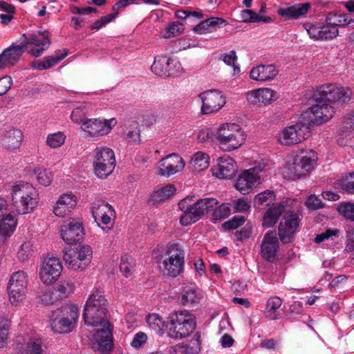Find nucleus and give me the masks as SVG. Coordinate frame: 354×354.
Instances as JSON below:
<instances>
[{
	"label": "nucleus",
	"instance_id": "nucleus-1",
	"mask_svg": "<svg viewBox=\"0 0 354 354\" xmlns=\"http://www.w3.org/2000/svg\"><path fill=\"white\" fill-rule=\"evenodd\" d=\"M187 200L185 198L178 203L180 209L183 211V214L180 217V223L184 226L196 223L204 214L211 211H214L213 217L216 220L224 219L231 214L229 203H224L216 207L218 201L214 198L200 199L192 205L187 204Z\"/></svg>",
	"mask_w": 354,
	"mask_h": 354
},
{
	"label": "nucleus",
	"instance_id": "nucleus-2",
	"mask_svg": "<svg viewBox=\"0 0 354 354\" xmlns=\"http://www.w3.org/2000/svg\"><path fill=\"white\" fill-rule=\"evenodd\" d=\"M10 194L12 207L19 214H28L38 205L39 194L28 183H16L12 187Z\"/></svg>",
	"mask_w": 354,
	"mask_h": 354
},
{
	"label": "nucleus",
	"instance_id": "nucleus-3",
	"mask_svg": "<svg viewBox=\"0 0 354 354\" xmlns=\"http://www.w3.org/2000/svg\"><path fill=\"white\" fill-rule=\"evenodd\" d=\"M108 303L100 289L95 290L86 301L83 319L88 326H98L106 322Z\"/></svg>",
	"mask_w": 354,
	"mask_h": 354
},
{
	"label": "nucleus",
	"instance_id": "nucleus-4",
	"mask_svg": "<svg viewBox=\"0 0 354 354\" xmlns=\"http://www.w3.org/2000/svg\"><path fill=\"white\" fill-rule=\"evenodd\" d=\"M80 310L76 304H67L53 311L50 318L52 330L58 333H68L77 326Z\"/></svg>",
	"mask_w": 354,
	"mask_h": 354
},
{
	"label": "nucleus",
	"instance_id": "nucleus-5",
	"mask_svg": "<svg viewBox=\"0 0 354 354\" xmlns=\"http://www.w3.org/2000/svg\"><path fill=\"white\" fill-rule=\"evenodd\" d=\"M185 252L178 244L167 247L159 262V268L164 276L176 277L184 270Z\"/></svg>",
	"mask_w": 354,
	"mask_h": 354
},
{
	"label": "nucleus",
	"instance_id": "nucleus-6",
	"mask_svg": "<svg viewBox=\"0 0 354 354\" xmlns=\"http://www.w3.org/2000/svg\"><path fill=\"white\" fill-rule=\"evenodd\" d=\"M216 139L221 149L231 151L244 143L245 134L236 124H222L218 129Z\"/></svg>",
	"mask_w": 354,
	"mask_h": 354
},
{
	"label": "nucleus",
	"instance_id": "nucleus-7",
	"mask_svg": "<svg viewBox=\"0 0 354 354\" xmlns=\"http://www.w3.org/2000/svg\"><path fill=\"white\" fill-rule=\"evenodd\" d=\"M168 333L171 337L183 339L195 329L193 316L188 310H180L170 315Z\"/></svg>",
	"mask_w": 354,
	"mask_h": 354
},
{
	"label": "nucleus",
	"instance_id": "nucleus-8",
	"mask_svg": "<svg viewBox=\"0 0 354 354\" xmlns=\"http://www.w3.org/2000/svg\"><path fill=\"white\" fill-rule=\"evenodd\" d=\"M313 97L316 102L327 101L344 104L351 100V91L348 87L337 84H325L316 89Z\"/></svg>",
	"mask_w": 354,
	"mask_h": 354
},
{
	"label": "nucleus",
	"instance_id": "nucleus-9",
	"mask_svg": "<svg viewBox=\"0 0 354 354\" xmlns=\"http://www.w3.org/2000/svg\"><path fill=\"white\" fill-rule=\"evenodd\" d=\"M92 255V248L88 245H83L66 250L63 259L68 268L76 271H82L91 263Z\"/></svg>",
	"mask_w": 354,
	"mask_h": 354
},
{
	"label": "nucleus",
	"instance_id": "nucleus-10",
	"mask_svg": "<svg viewBox=\"0 0 354 354\" xmlns=\"http://www.w3.org/2000/svg\"><path fill=\"white\" fill-rule=\"evenodd\" d=\"M317 158L313 150L302 151L295 156L293 162L288 166L287 170L294 179L300 178L314 168Z\"/></svg>",
	"mask_w": 354,
	"mask_h": 354
},
{
	"label": "nucleus",
	"instance_id": "nucleus-11",
	"mask_svg": "<svg viewBox=\"0 0 354 354\" xmlns=\"http://www.w3.org/2000/svg\"><path fill=\"white\" fill-rule=\"evenodd\" d=\"M115 158L113 151L106 147H97L95 150L93 168L99 178H106L114 170Z\"/></svg>",
	"mask_w": 354,
	"mask_h": 354
},
{
	"label": "nucleus",
	"instance_id": "nucleus-12",
	"mask_svg": "<svg viewBox=\"0 0 354 354\" xmlns=\"http://www.w3.org/2000/svg\"><path fill=\"white\" fill-rule=\"evenodd\" d=\"M28 283V275L24 271L15 272L11 275L8 293L12 304L17 306L26 299Z\"/></svg>",
	"mask_w": 354,
	"mask_h": 354
},
{
	"label": "nucleus",
	"instance_id": "nucleus-13",
	"mask_svg": "<svg viewBox=\"0 0 354 354\" xmlns=\"http://www.w3.org/2000/svg\"><path fill=\"white\" fill-rule=\"evenodd\" d=\"M21 43L25 50L35 57H40L46 50L50 44V35L48 32H38L31 34L28 37L26 34L21 36Z\"/></svg>",
	"mask_w": 354,
	"mask_h": 354
},
{
	"label": "nucleus",
	"instance_id": "nucleus-14",
	"mask_svg": "<svg viewBox=\"0 0 354 354\" xmlns=\"http://www.w3.org/2000/svg\"><path fill=\"white\" fill-rule=\"evenodd\" d=\"M310 131V122L297 123L285 128L279 136V141L283 145H297L306 140Z\"/></svg>",
	"mask_w": 354,
	"mask_h": 354
},
{
	"label": "nucleus",
	"instance_id": "nucleus-15",
	"mask_svg": "<svg viewBox=\"0 0 354 354\" xmlns=\"http://www.w3.org/2000/svg\"><path fill=\"white\" fill-rule=\"evenodd\" d=\"M151 68L156 75L167 77L177 76L183 71L179 62L163 55H158L154 57Z\"/></svg>",
	"mask_w": 354,
	"mask_h": 354
},
{
	"label": "nucleus",
	"instance_id": "nucleus-16",
	"mask_svg": "<svg viewBox=\"0 0 354 354\" xmlns=\"http://www.w3.org/2000/svg\"><path fill=\"white\" fill-rule=\"evenodd\" d=\"M115 124V118L111 120L91 118L82 123L81 129L88 136L98 138L108 134Z\"/></svg>",
	"mask_w": 354,
	"mask_h": 354
},
{
	"label": "nucleus",
	"instance_id": "nucleus-17",
	"mask_svg": "<svg viewBox=\"0 0 354 354\" xmlns=\"http://www.w3.org/2000/svg\"><path fill=\"white\" fill-rule=\"evenodd\" d=\"M62 268V263L59 258L55 257L45 258L39 272L41 281L46 285L53 284L59 277Z\"/></svg>",
	"mask_w": 354,
	"mask_h": 354
},
{
	"label": "nucleus",
	"instance_id": "nucleus-18",
	"mask_svg": "<svg viewBox=\"0 0 354 354\" xmlns=\"http://www.w3.org/2000/svg\"><path fill=\"white\" fill-rule=\"evenodd\" d=\"M203 105L201 111L203 114H209L219 111L225 104V97L221 92L211 90L200 95Z\"/></svg>",
	"mask_w": 354,
	"mask_h": 354
},
{
	"label": "nucleus",
	"instance_id": "nucleus-19",
	"mask_svg": "<svg viewBox=\"0 0 354 354\" xmlns=\"http://www.w3.org/2000/svg\"><path fill=\"white\" fill-rule=\"evenodd\" d=\"M261 167H252L243 171L239 176L235 187L243 194L250 193L260 180Z\"/></svg>",
	"mask_w": 354,
	"mask_h": 354
},
{
	"label": "nucleus",
	"instance_id": "nucleus-20",
	"mask_svg": "<svg viewBox=\"0 0 354 354\" xmlns=\"http://www.w3.org/2000/svg\"><path fill=\"white\" fill-rule=\"evenodd\" d=\"M60 232L62 239L68 244L80 241L84 235L82 224L74 218L65 221Z\"/></svg>",
	"mask_w": 354,
	"mask_h": 354
},
{
	"label": "nucleus",
	"instance_id": "nucleus-21",
	"mask_svg": "<svg viewBox=\"0 0 354 354\" xmlns=\"http://www.w3.org/2000/svg\"><path fill=\"white\" fill-rule=\"evenodd\" d=\"M185 163L178 154L171 153L161 159L158 165V174L169 177L183 169Z\"/></svg>",
	"mask_w": 354,
	"mask_h": 354
},
{
	"label": "nucleus",
	"instance_id": "nucleus-22",
	"mask_svg": "<svg viewBox=\"0 0 354 354\" xmlns=\"http://www.w3.org/2000/svg\"><path fill=\"white\" fill-rule=\"evenodd\" d=\"M325 102H317L316 104L308 109L306 114L309 117H311V115H313L312 118H310V124H320L326 122L333 117L335 113L334 108Z\"/></svg>",
	"mask_w": 354,
	"mask_h": 354
},
{
	"label": "nucleus",
	"instance_id": "nucleus-23",
	"mask_svg": "<svg viewBox=\"0 0 354 354\" xmlns=\"http://www.w3.org/2000/svg\"><path fill=\"white\" fill-rule=\"evenodd\" d=\"M299 225V219L296 214L286 215L279 225L278 234L283 243H288L292 240V235L297 232Z\"/></svg>",
	"mask_w": 354,
	"mask_h": 354
},
{
	"label": "nucleus",
	"instance_id": "nucleus-24",
	"mask_svg": "<svg viewBox=\"0 0 354 354\" xmlns=\"http://www.w3.org/2000/svg\"><path fill=\"white\" fill-rule=\"evenodd\" d=\"M279 240L274 231L267 232L261 244V253L263 259L274 261L279 249Z\"/></svg>",
	"mask_w": 354,
	"mask_h": 354
},
{
	"label": "nucleus",
	"instance_id": "nucleus-25",
	"mask_svg": "<svg viewBox=\"0 0 354 354\" xmlns=\"http://www.w3.org/2000/svg\"><path fill=\"white\" fill-rule=\"evenodd\" d=\"M212 171L213 175L219 179H230L236 172L235 162L230 156L220 157L217 165Z\"/></svg>",
	"mask_w": 354,
	"mask_h": 354
},
{
	"label": "nucleus",
	"instance_id": "nucleus-26",
	"mask_svg": "<svg viewBox=\"0 0 354 354\" xmlns=\"http://www.w3.org/2000/svg\"><path fill=\"white\" fill-rule=\"evenodd\" d=\"M77 205V198L72 194H64L60 196L53 207V213L63 218L69 214Z\"/></svg>",
	"mask_w": 354,
	"mask_h": 354
},
{
	"label": "nucleus",
	"instance_id": "nucleus-27",
	"mask_svg": "<svg viewBox=\"0 0 354 354\" xmlns=\"http://www.w3.org/2000/svg\"><path fill=\"white\" fill-rule=\"evenodd\" d=\"M73 290L74 286L72 283L59 284L53 290L44 292L41 295V301L45 304H53L58 299L68 297Z\"/></svg>",
	"mask_w": 354,
	"mask_h": 354
},
{
	"label": "nucleus",
	"instance_id": "nucleus-28",
	"mask_svg": "<svg viewBox=\"0 0 354 354\" xmlns=\"http://www.w3.org/2000/svg\"><path fill=\"white\" fill-rule=\"evenodd\" d=\"M279 71L274 64H261L252 68L250 77L259 82H266L274 79Z\"/></svg>",
	"mask_w": 354,
	"mask_h": 354
},
{
	"label": "nucleus",
	"instance_id": "nucleus-29",
	"mask_svg": "<svg viewBox=\"0 0 354 354\" xmlns=\"http://www.w3.org/2000/svg\"><path fill=\"white\" fill-rule=\"evenodd\" d=\"M17 354H43L41 341L39 339L22 338L15 344Z\"/></svg>",
	"mask_w": 354,
	"mask_h": 354
},
{
	"label": "nucleus",
	"instance_id": "nucleus-30",
	"mask_svg": "<svg viewBox=\"0 0 354 354\" xmlns=\"http://www.w3.org/2000/svg\"><path fill=\"white\" fill-rule=\"evenodd\" d=\"M288 201H283L270 207L263 217V225L267 227L274 226L281 215L288 211Z\"/></svg>",
	"mask_w": 354,
	"mask_h": 354
},
{
	"label": "nucleus",
	"instance_id": "nucleus-31",
	"mask_svg": "<svg viewBox=\"0 0 354 354\" xmlns=\"http://www.w3.org/2000/svg\"><path fill=\"white\" fill-rule=\"evenodd\" d=\"M24 52L25 48L22 43L19 45L13 44L2 52L0 55V59L2 60L4 66H13L19 60Z\"/></svg>",
	"mask_w": 354,
	"mask_h": 354
},
{
	"label": "nucleus",
	"instance_id": "nucleus-32",
	"mask_svg": "<svg viewBox=\"0 0 354 354\" xmlns=\"http://www.w3.org/2000/svg\"><path fill=\"white\" fill-rule=\"evenodd\" d=\"M22 138L23 134L20 130L12 129L5 133L1 140V145L5 149L14 151L19 147Z\"/></svg>",
	"mask_w": 354,
	"mask_h": 354
},
{
	"label": "nucleus",
	"instance_id": "nucleus-33",
	"mask_svg": "<svg viewBox=\"0 0 354 354\" xmlns=\"http://www.w3.org/2000/svg\"><path fill=\"white\" fill-rule=\"evenodd\" d=\"M275 97V92L269 88H259L251 91L248 100L252 104H270Z\"/></svg>",
	"mask_w": 354,
	"mask_h": 354
},
{
	"label": "nucleus",
	"instance_id": "nucleus-34",
	"mask_svg": "<svg viewBox=\"0 0 354 354\" xmlns=\"http://www.w3.org/2000/svg\"><path fill=\"white\" fill-rule=\"evenodd\" d=\"M310 8V3L297 4L287 8H280L277 12L285 19H296L304 16Z\"/></svg>",
	"mask_w": 354,
	"mask_h": 354
},
{
	"label": "nucleus",
	"instance_id": "nucleus-35",
	"mask_svg": "<svg viewBox=\"0 0 354 354\" xmlns=\"http://www.w3.org/2000/svg\"><path fill=\"white\" fill-rule=\"evenodd\" d=\"M102 326V328L96 330L93 337L100 346L107 349L112 346L111 324L106 322Z\"/></svg>",
	"mask_w": 354,
	"mask_h": 354
},
{
	"label": "nucleus",
	"instance_id": "nucleus-36",
	"mask_svg": "<svg viewBox=\"0 0 354 354\" xmlns=\"http://www.w3.org/2000/svg\"><path fill=\"white\" fill-rule=\"evenodd\" d=\"M17 219L10 212L0 218V235L3 237L11 236L15 232L17 226Z\"/></svg>",
	"mask_w": 354,
	"mask_h": 354
},
{
	"label": "nucleus",
	"instance_id": "nucleus-37",
	"mask_svg": "<svg viewBox=\"0 0 354 354\" xmlns=\"http://www.w3.org/2000/svg\"><path fill=\"white\" fill-rule=\"evenodd\" d=\"M282 299L279 297H271L266 302L265 308L266 317L270 320H275L279 318L278 309L282 305Z\"/></svg>",
	"mask_w": 354,
	"mask_h": 354
},
{
	"label": "nucleus",
	"instance_id": "nucleus-38",
	"mask_svg": "<svg viewBox=\"0 0 354 354\" xmlns=\"http://www.w3.org/2000/svg\"><path fill=\"white\" fill-rule=\"evenodd\" d=\"M354 21V18H351L348 15H338L330 12L326 17V23L337 28L338 26H346Z\"/></svg>",
	"mask_w": 354,
	"mask_h": 354
},
{
	"label": "nucleus",
	"instance_id": "nucleus-39",
	"mask_svg": "<svg viewBox=\"0 0 354 354\" xmlns=\"http://www.w3.org/2000/svg\"><path fill=\"white\" fill-rule=\"evenodd\" d=\"M209 156L202 151H198L194 154L191 160L192 169L196 171L205 169L209 166Z\"/></svg>",
	"mask_w": 354,
	"mask_h": 354
},
{
	"label": "nucleus",
	"instance_id": "nucleus-40",
	"mask_svg": "<svg viewBox=\"0 0 354 354\" xmlns=\"http://www.w3.org/2000/svg\"><path fill=\"white\" fill-rule=\"evenodd\" d=\"M176 192V187L174 185H167L154 192L151 197L154 202L161 203L169 199Z\"/></svg>",
	"mask_w": 354,
	"mask_h": 354
},
{
	"label": "nucleus",
	"instance_id": "nucleus-41",
	"mask_svg": "<svg viewBox=\"0 0 354 354\" xmlns=\"http://www.w3.org/2000/svg\"><path fill=\"white\" fill-rule=\"evenodd\" d=\"M106 214H115L114 209L111 205L104 201L93 203L92 214L96 222L98 221L101 216Z\"/></svg>",
	"mask_w": 354,
	"mask_h": 354
},
{
	"label": "nucleus",
	"instance_id": "nucleus-42",
	"mask_svg": "<svg viewBox=\"0 0 354 354\" xmlns=\"http://www.w3.org/2000/svg\"><path fill=\"white\" fill-rule=\"evenodd\" d=\"M136 266L135 259L130 255L125 254L121 257L120 270L125 277L132 275Z\"/></svg>",
	"mask_w": 354,
	"mask_h": 354
},
{
	"label": "nucleus",
	"instance_id": "nucleus-43",
	"mask_svg": "<svg viewBox=\"0 0 354 354\" xmlns=\"http://www.w3.org/2000/svg\"><path fill=\"white\" fill-rule=\"evenodd\" d=\"M201 299L200 294L194 288H186L183 292L181 302L183 305H191L199 301Z\"/></svg>",
	"mask_w": 354,
	"mask_h": 354
},
{
	"label": "nucleus",
	"instance_id": "nucleus-44",
	"mask_svg": "<svg viewBox=\"0 0 354 354\" xmlns=\"http://www.w3.org/2000/svg\"><path fill=\"white\" fill-rule=\"evenodd\" d=\"M87 112L88 109L86 105L78 106L72 111L71 118L74 123L80 124L81 127L82 123L88 120L86 118Z\"/></svg>",
	"mask_w": 354,
	"mask_h": 354
},
{
	"label": "nucleus",
	"instance_id": "nucleus-45",
	"mask_svg": "<svg viewBox=\"0 0 354 354\" xmlns=\"http://www.w3.org/2000/svg\"><path fill=\"white\" fill-rule=\"evenodd\" d=\"M66 138V135L62 131L50 133L46 138V145L53 149L60 147L64 145Z\"/></svg>",
	"mask_w": 354,
	"mask_h": 354
},
{
	"label": "nucleus",
	"instance_id": "nucleus-46",
	"mask_svg": "<svg viewBox=\"0 0 354 354\" xmlns=\"http://www.w3.org/2000/svg\"><path fill=\"white\" fill-rule=\"evenodd\" d=\"M147 322L149 326L158 333H160L165 326L162 318L156 313L149 315L147 317Z\"/></svg>",
	"mask_w": 354,
	"mask_h": 354
},
{
	"label": "nucleus",
	"instance_id": "nucleus-47",
	"mask_svg": "<svg viewBox=\"0 0 354 354\" xmlns=\"http://www.w3.org/2000/svg\"><path fill=\"white\" fill-rule=\"evenodd\" d=\"M35 174L37 181L42 185L48 186L53 180V173L46 169L37 168L35 169Z\"/></svg>",
	"mask_w": 354,
	"mask_h": 354
},
{
	"label": "nucleus",
	"instance_id": "nucleus-48",
	"mask_svg": "<svg viewBox=\"0 0 354 354\" xmlns=\"http://www.w3.org/2000/svg\"><path fill=\"white\" fill-rule=\"evenodd\" d=\"M183 30V24L179 22H173L165 28V30L162 35L164 38L169 39L178 35L182 33Z\"/></svg>",
	"mask_w": 354,
	"mask_h": 354
},
{
	"label": "nucleus",
	"instance_id": "nucleus-49",
	"mask_svg": "<svg viewBox=\"0 0 354 354\" xmlns=\"http://www.w3.org/2000/svg\"><path fill=\"white\" fill-rule=\"evenodd\" d=\"M337 209L346 219L354 221V203H342Z\"/></svg>",
	"mask_w": 354,
	"mask_h": 354
},
{
	"label": "nucleus",
	"instance_id": "nucleus-50",
	"mask_svg": "<svg viewBox=\"0 0 354 354\" xmlns=\"http://www.w3.org/2000/svg\"><path fill=\"white\" fill-rule=\"evenodd\" d=\"M9 328L8 320L0 318V348H3L8 344Z\"/></svg>",
	"mask_w": 354,
	"mask_h": 354
},
{
	"label": "nucleus",
	"instance_id": "nucleus-51",
	"mask_svg": "<svg viewBox=\"0 0 354 354\" xmlns=\"http://www.w3.org/2000/svg\"><path fill=\"white\" fill-rule=\"evenodd\" d=\"M67 56V51L66 49L56 50L51 56L46 57L44 59L46 66L49 65V68H52L60 61L64 59Z\"/></svg>",
	"mask_w": 354,
	"mask_h": 354
},
{
	"label": "nucleus",
	"instance_id": "nucleus-52",
	"mask_svg": "<svg viewBox=\"0 0 354 354\" xmlns=\"http://www.w3.org/2000/svg\"><path fill=\"white\" fill-rule=\"evenodd\" d=\"M338 35V29L335 26L328 24L325 22V24L321 26V38L320 40L324 39H331L336 37Z\"/></svg>",
	"mask_w": 354,
	"mask_h": 354
},
{
	"label": "nucleus",
	"instance_id": "nucleus-53",
	"mask_svg": "<svg viewBox=\"0 0 354 354\" xmlns=\"http://www.w3.org/2000/svg\"><path fill=\"white\" fill-rule=\"evenodd\" d=\"M32 254V245L28 241L24 243L17 252L18 258L21 261L28 259Z\"/></svg>",
	"mask_w": 354,
	"mask_h": 354
},
{
	"label": "nucleus",
	"instance_id": "nucleus-54",
	"mask_svg": "<svg viewBox=\"0 0 354 354\" xmlns=\"http://www.w3.org/2000/svg\"><path fill=\"white\" fill-rule=\"evenodd\" d=\"M274 198L275 194L273 191L266 190L255 196L254 203L263 205L266 203L272 201Z\"/></svg>",
	"mask_w": 354,
	"mask_h": 354
},
{
	"label": "nucleus",
	"instance_id": "nucleus-55",
	"mask_svg": "<svg viewBox=\"0 0 354 354\" xmlns=\"http://www.w3.org/2000/svg\"><path fill=\"white\" fill-rule=\"evenodd\" d=\"M334 185L336 187L341 186L346 192L354 194V172L350 173L344 181L341 183L336 182Z\"/></svg>",
	"mask_w": 354,
	"mask_h": 354
},
{
	"label": "nucleus",
	"instance_id": "nucleus-56",
	"mask_svg": "<svg viewBox=\"0 0 354 354\" xmlns=\"http://www.w3.org/2000/svg\"><path fill=\"white\" fill-rule=\"evenodd\" d=\"M304 27L311 39L314 40H320L321 25L306 24L304 25Z\"/></svg>",
	"mask_w": 354,
	"mask_h": 354
},
{
	"label": "nucleus",
	"instance_id": "nucleus-57",
	"mask_svg": "<svg viewBox=\"0 0 354 354\" xmlns=\"http://www.w3.org/2000/svg\"><path fill=\"white\" fill-rule=\"evenodd\" d=\"M305 205L308 209L317 210L324 207V203L316 195H310L305 202Z\"/></svg>",
	"mask_w": 354,
	"mask_h": 354
},
{
	"label": "nucleus",
	"instance_id": "nucleus-58",
	"mask_svg": "<svg viewBox=\"0 0 354 354\" xmlns=\"http://www.w3.org/2000/svg\"><path fill=\"white\" fill-rule=\"evenodd\" d=\"M116 17V14H109L108 15L102 17L100 19L95 21L91 26V29L100 30L103 26H106L109 23L113 21Z\"/></svg>",
	"mask_w": 354,
	"mask_h": 354
},
{
	"label": "nucleus",
	"instance_id": "nucleus-59",
	"mask_svg": "<svg viewBox=\"0 0 354 354\" xmlns=\"http://www.w3.org/2000/svg\"><path fill=\"white\" fill-rule=\"evenodd\" d=\"M147 339L148 337L145 333L138 332L134 335L131 342V346L136 349L140 348L147 342Z\"/></svg>",
	"mask_w": 354,
	"mask_h": 354
},
{
	"label": "nucleus",
	"instance_id": "nucleus-60",
	"mask_svg": "<svg viewBox=\"0 0 354 354\" xmlns=\"http://www.w3.org/2000/svg\"><path fill=\"white\" fill-rule=\"evenodd\" d=\"M221 58L223 59L225 64L233 66L234 71L236 70L239 71V68L235 65V63L237 60V56L235 50H231L227 54H222L221 55Z\"/></svg>",
	"mask_w": 354,
	"mask_h": 354
},
{
	"label": "nucleus",
	"instance_id": "nucleus-61",
	"mask_svg": "<svg viewBox=\"0 0 354 354\" xmlns=\"http://www.w3.org/2000/svg\"><path fill=\"white\" fill-rule=\"evenodd\" d=\"M250 208V203L245 199L240 198L233 202L234 212H246Z\"/></svg>",
	"mask_w": 354,
	"mask_h": 354
},
{
	"label": "nucleus",
	"instance_id": "nucleus-62",
	"mask_svg": "<svg viewBox=\"0 0 354 354\" xmlns=\"http://www.w3.org/2000/svg\"><path fill=\"white\" fill-rule=\"evenodd\" d=\"M126 139L131 143H138L140 142V129L137 122H134L132 129L127 133Z\"/></svg>",
	"mask_w": 354,
	"mask_h": 354
},
{
	"label": "nucleus",
	"instance_id": "nucleus-63",
	"mask_svg": "<svg viewBox=\"0 0 354 354\" xmlns=\"http://www.w3.org/2000/svg\"><path fill=\"white\" fill-rule=\"evenodd\" d=\"M245 217L243 216H237L223 224V227L226 230H232L239 227L245 222Z\"/></svg>",
	"mask_w": 354,
	"mask_h": 354
},
{
	"label": "nucleus",
	"instance_id": "nucleus-64",
	"mask_svg": "<svg viewBox=\"0 0 354 354\" xmlns=\"http://www.w3.org/2000/svg\"><path fill=\"white\" fill-rule=\"evenodd\" d=\"M250 15V18L249 19H246V23L249 22H263V23H270L272 21V19L270 17H263L258 15L256 12L252 10H248V12H245V15Z\"/></svg>",
	"mask_w": 354,
	"mask_h": 354
}]
</instances>
